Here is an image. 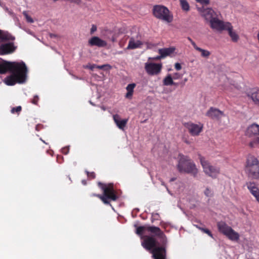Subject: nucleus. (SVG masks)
Listing matches in <instances>:
<instances>
[{
  "label": "nucleus",
  "instance_id": "nucleus-5",
  "mask_svg": "<svg viewBox=\"0 0 259 259\" xmlns=\"http://www.w3.org/2000/svg\"><path fill=\"white\" fill-rule=\"evenodd\" d=\"M153 14L156 18L167 23H170L173 20V16L169 10L162 5H155L153 8Z\"/></svg>",
  "mask_w": 259,
  "mask_h": 259
},
{
  "label": "nucleus",
  "instance_id": "nucleus-28",
  "mask_svg": "<svg viewBox=\"0 0 259 259\" xmlns=\"http://www.w3.org/2000/svg\"><path fill=\"white\" fill-rule=\"evenodd\" d=\"M182 9L186 12L190 10V6L187 0H179Z\"/></svg>",
  "mask_w": 259,
  "mask_h": 259
},
{
  "label": "nucleus",
  "instance_id": "nucleus-22",
  "mask_svg": "<svg viewBox=\"0 0 259 259\" xmlns=\"http://www.w3.org/2000/svg\"><path fill=\"white\" fill-rule=\"evenodd\" d=\"M15 37L7 31L0 30V39L2 41L14 40Z\"/></svg>",
  "mask_w": 259,
  "mask_h": 259
},
{
  "label": "nucleus",
  "instance_id": "nucleus-17",
  "mask_svg": "<svg viewBox=\"0 0 259 259\" xmlns=\"http://www.w3.org/2000/svg\"><path fill=\"white\" fill-rule=\"evenodd\" d=\"M89 45L90 46H97L98 47H105L107 46L106 41L101 39L98 36H93L89 40Z\"/></svg>",
  "mask_w": 259,
  "mask_h": 259
},
{
  "label": "nucleus",
  "instance_id": "nucleus-38",
  "mask_svg": "<svg viewBox=\"0 0 259 259\" xmlns=\"http://www.w3.org/2000/svg\"><path fill=\"white\" fill-rule=\"evenodd\" d=\"M204 194L205 195L207 196V197H211L212 196V191H211L210 189H209V188H207L205 191H204Z\"/></svg>",
  "mask_w": 259,
  "mask_h": 259
},
{
  "label": "nucleus",
  "instance_id": "nucleus-45",
  "mask_svg": "<svg viewBox=\"0 0 259 259\" xmlns=\"http://www.w3.org/2000/svg\"><path fill=\"white\" fill-rule=\"evenodd\" d=\"M161 58H163L162 57H161V55H160V56H157L155 57H154V58H149V60L150 59H152L153 60H159Z\"/></svg>",
  "mask_w": 259,
  "mask_h": 259
},
{
  "label": "nucleus",
  "instance_id": "nucleus-20",
  "mask_svg": "<svg viewBox=\"0 0 259 259\" xmlns=\"http://www.w3.org/2000/svg\"><path fill=\"white\" fill-rule=\"evenodd\" d=\"M246 135L248 137L259 135V125L253 123L249 126L246 130Z\"/></svg>",
  "mask_w": 259,
  "mask_h": 259
},
{
  "label": "nucleus",
  "instance_id": "nucleus-18",
  "mask_svg": "<svg viewBox=\"0 0 259 259\" xmlns=\"http://www.w3.org/2000/svg\"><path fill=\"white\" fill-rule=\"evenodd\" d=\"M206 115L212 119H219L224 116V113L218 109L211 107L206 112Z\"/></svg>",
  "mask_w": 259,
  "mask_h": 259
},
{
  "label": "nucleus",
  "instance_id": "nucleus-36",
  "mask_svg": "<svg viewBox=\"0 0 259 259\" xmlns=\"http://www.w3.org/2000/svg\"><path fill=\"white\" fill-rule=\"evenodd\" d=\"M39 99L38 96L37 95H35L31 100L30 102L34 105H37L38 104Z\"/></svg>",
  "mask_w": 259,
  "mask_h": 259
},
{
  "label": "nucleus",
  "instance_id": "nucleus-42",
  "mask_svg": "<svg viewBox=\"0 0 259 259\" xmlns=\"http://www.w3.org/2000/svg\"><path fill=\"white\" fill-rule=\"evenodd\" d=\"M187 38L189 40V41L191 42L194 48L195 49L197 47V46L196 45V43L190 37H188Z\"/></svg>",
  "mask_w": 259,
  "mask_h": 259
},
{
  "label": "nucleus",
  "instance_id": "nucleus-6",
  "mask_svg": "<svg viewBox=\"0 0 259 259\" xmlns=\"http://www.w3.org/2000/svg\"><path fill=\"white\" fill-rule=\"evenodd\" d=\"M217 227L219 232L226 236L230 240L232 241H237L239 240V234L226 223L222 221L219 222L217 223Z\"/></svg>",
  "mask_w": 259,
  "mask_h": 259
},
{
  "label": "nucleus",
  "instance_id": "nucleus-31",
  "mask_svg": "<svg viewBox=\"0 0 259 259\" xmlns=\"http://www.w3.org/2000/svg\"><path fill=\"white\" fill-rule=\"evenodd\" d=\"M195 226L197 228L201 231L202 232L207 234L209 236L211 237V238H213V235L211 232L208 229L201 227L200 226H198V225H195Z\"/></svg>",
  "mask_w": 259,
  "mask_h": 259
},
{
  "label": "nucleus",
  "instance_id": "nucleus-7",
  "mask_svg": "<svg viewBox=\"0 0 259 259\" xmlns=\"http://www.w3.org/2000/svg\"><path fill=\"white\" fill-rule=\"evenodd\" d=\"M199 158L204 172L212 178H216L220 173V168L211 165L208 160L201 155H199Z\"/></svg>",
  "mask_w": 259,
  "mask_h": 259
},
{
  "label": "nucleus",
  "instance_id": "nucleus-25",
  "mask_svg": "<svg viewBox=\"0 0 259 259\" xmlns=\"http://www.w3.org/2000/svg\"><path fill=\"white\" fill-rule=\"evenodd\" d=\"M135 87L136 84L134 83L129 84L127 85L126 88V90H127V93L125 95L126 98L129 99H132Z\"/></svg>",
  "mask_w": 259,
  "mask_h": 259
},
{
  "label": "nucleus",
  "instance_id": "nucleus-32",
  "mask_svg": "<svg viewBox=\"0 0 259 259\" xmlns=\"http://www.w3.org/2000/svg\"><path fill=\"white\" fill-rule=\"evenodd\" d=\"M22 110V107L21 106H18L16 107H13L11 110V112L12 114L16 113L19 115Z\"/></svg>",
  "mask_w": 259,
  "mask_h": 259
},
{
  "label": "nucleus",
  "instance_id": "nucleus-39",
  "mask_svg": "<svg viewBox=\"0 0 259 259\" xmlns=\"http://www.w3.org/2000/svg\"><path fill=\"white\" fill-rule=\"evenodd\" d=\"M62 153L65 155H67L69 152V147H65L62 149Z\"/></svg>",
  "mask_w": 259,
  "mask_h": 259
},
{
  "label": "nucleus",
  "instance_id": "nucleus-26",
  "mask_svg": "<svg viewBox=\"0 0 259 259\" xmlns=\"http://www.w3.org/2000/svg\"><path fill=\"white\" fill-rule=\"evenodd\" d=\"M163 84L164 85H175L176 83L173 81L170 74L167 75L163 80Z\"/></svg>",
  "mask_w": 259,
  "mask_h": 259
},
{
  "label": "nucleus",
  "instance_id": "nucleus-3",
  "mask_svg": "<svg viewBox=\"0 0 259 259\" xmlns=\"http://www.w3.org/2000/svg\"><path fill=\"white\" fill-rule=\"evenodd\" d=\"M179 159L177 165L178 171L181 173L191 174L195 177L198 170L194 162L187 156L179 155Z\"/></svg>",
  "mask_w": 259,
  "mask_h": 259
},
{
  "label": "nucleus",
  "instance_id": "nucleus-29",
  "mask_svg": "<svg viewBox=\"0 0 259 259\" xmlns=\"http://www.w3.org/2000/svg\"><path fill=\"white\" fill-rule=\"evenodd\" d=\"M248 96L250 97L252 101L256 104H259V100L257 98V93L256 91L252 93L251 94L250 93L248 94Z\"/></svg>",
  "mask_w": 259,
  "mask_h": 259
},
{
  "label": "nucleus",
  "instance_id": "nucleus-8",
  "mask_svg": "<svg viewBox=\"0 0 259 259\" xmlns=\"http://www.w3.org/2000/svg\"><path fill=\"white\" fill-rule=\"evenodd\" d=\"M146 231L153 235V236L159 238L160 239L161 245H166L167 242L166 237L163 232L159 227L147 226Z\"/></svg>",
  "mask_w": 259,
  "mask_h": 259
},
{
  "label": "nucleus",
  "instance_id": "nucleus-15",
  "mask_svg": "<svg viewBox=\"0 0 259 259\" xmlns=\"http://www.w3.org/2000/svg\"><path fill=\"white\" fill-rule=\"evenodd\" d=\"M210 26L213 29L217 30H225L227 27V22L224 23L223 21L220 20L217 17H215L209 22Z\"/></svg>",
  "mask_w": 259,
  "mask_h": 259
},
{
  "label": "nucleus",
  "instance_id": "nucleus-33",
  "mask_svg": "<svg viewBox=\"0 0 259 259\" xmlns=\"http://www.w3.org/2000/svg\"><path fill=\"white\" fill-rule=\"evenodd\" d=\"M146 227L147 226L138 227L136 230V233L139 235H142L144 231H146Z\"/></svg>",
  "mask_w": 259,
  "mask_h": 259
},
{
  "label": "nucleus",
  "instance_id": "nucleus-27",
  "mask_svg": "<svg viewBox=\"0 0 259 259\" xmlns=\"http://www.w3.org/2000/svg\"><path fill=\"white\" fill-rule=\"evenodd\" d=\"M195 50L201 53V57L203 58H208L210 55V52L206 50L202 49L197 46Z\"/></svg>",
  "mask_w": 259,
  "mask_h": 259
},
{
  "label": "nucleus",
  "instance_id": "nucleus-23",
  "mask_svg": "<svg viewBox=\"0 0 259 259\" xmlns=\"http://www.w3.org/2000/svg\"><path fill=\"white\" fill-rule=\"evenodd\" d=\"M142 45V43L141 41L139 40L135 41L134 38L132 37L130 38L128 42L127 49H135L136 48H140Z\"/></svg>",
  "mask_w": 259,
  "mask_h": 259
},
{
  "label": "nucleus",
  "instance_id": "nucleus-14",
  "mask_svg": "<svg viewBox=\"0 0 259 259\" xmlns=\"http://www.w3.org/2000/svg\"><path fill=\"white\" fill-rule=\"evenodd\" d=\"M166 245L155 247L152 250V256L154 259H166Z\"/></svg>",
  "mask_w": 259,
  "mask_h": 259
},
{
  "label": "nucleus",
  "instance_id": "nucleus-2",
  "mask_svg": "<svg viewBox=\"0 0 259 259\" xmlns=\"http://www.w3.org/2000/svg\"><path fill=\"white\" fill-rule=\"evenodd\" d=\"M98 186L102 190L103 195L93 193L91 195V196L99 198L105 204H110V201H115L117 200L118 197L114 189L113 184H105L99 182Z\"/></svg>",
  "mask_w": 259,
  "mask_h": 259
},
{
  "label": "nucleus",
  "instance_id": "nucleus-48",
  "mask_svg": "<svg viewBox=\"0 0 259 259\" xmlns=\"http://www.w3.org/2000/svg\"><path fill=\"white\" fill-rule=\"evenodd\" d=\"M51 35V37H53V36H55V35L52 34H51V35Z\"/></svg>",
  "mask_w": 259,
  "mask_h": 259
},
{
  "label": "nucleus",
  "instance_id": "nucleus-13",
  "mask_svg": "<svg viewBox=\"0 0 259 259\" xmlns=\"http://www.w3.org/2000/svg\"><path fill=\"white\" fill-rule=\"evenodd\" d=\"M17 49L13 42L3 44L0 45V55H5L14 53Z\"/></svg>",
  "mask_w": 259,
  "mask_h": 259
},
{
  "label": "nucleus",
  "instance_id": "nucleus-9",
  "mask_svg": "<svg viewBox=\"0 0 259 259\" xmlns=\"http://www.w3.org/2000/svg\"><path fill=\"white\" fill-rule=\"evenodd\" d=\"M184 125L192 136H197L199 135L203 128V124L200 122L198 124H196L192 122H188L185 123Z\"/></svg>",
  "mask_w": 259,
  "mask_h": 259
},
{
  "label": "nucleus",
  "instance_id": "nucleus-30",
  "mask_svg": "<svg viewBox=\"0 0 259 259\" xmlns=\"http://www.w3.org/2000/svg\"><path fill=\"white\" fill-rule=\"evenodd\" d=\"M249 146L251 148H254L256 147H259V138L257 137L254 138L249 143Z\"/></svg>",
  "mask_w": 259,
  "mask_h": 259
},
{
  "label": "nucleus",
  "instance_id": "nucleus-49",
  "mask_svg": "<svg viewBox=\"0 0 259 259\" xmlns=\"http://www.w3.org/2000/svg\"><path fill=\"white\" fill-rule=\"evenodd\" d=\"M178 77H174V79H176Z\"/></svg>",
  "mask_w": 259,
  "mask_h": 259
},
{
  "label": "nucleus",
  "instance_id": "nucleus-47",
  "mask_svg": "<svg viewBox=\"0 0 259 259\" xmlns=\"http://www.w3.org/2000/svg\"><path fill=\"white\" fill-rule=\"evenodd\" d=\"M40 140H41V141H42V142H44V143H45V144H47V143H46L44 140H42L41 138H40Z\"/></svg>",
  "mask_w": 259,
  "mask_h": 259
},
{
  "label": "nucleus",
  "instance_id": "nucleus-1",
  "mask_svg": "<svg viewBox=\"0 0 259 259\" xmlns=\"http://www.w3.org/2000/svg\"><path fill=\"white\" fill-rule=\"evenodd\" d=\"M8 71L12 74L4 80L8 85H14L16 83H22L26 79L27 68L23 61L20 62L3 61L0 62V74H5Z\"/></svg>",
  "mask_w": 259,
  "mask_h": 259
},
{
  "label": "nucleus",
  "instance_id": "nucleus-24",
  "mask_svg": "<svg viewBox=\"0 0 259 259\" xmlns=\"http://www.w3.org/2000/svg\"><path fill=\"white\" fill-rule=\"evenodd\" d=\"M175 49L174 48H168L160 49L158 50V53L161 55L162 58H164L167 56L170 55L174 52Z\"/></svg>",
  "mask_w": 259,
  "mask_h": 259
},
{
  "label": "nucleus",
  "instance_id": "nucleus-12",
  "mask_svg": "<svg viewBox=\"0 0 259 259\" xmlns=\"http://www.w3.org/2000/svg\"><path fill=\"white\" fill-rule=\"evenodd\" d=\"M198 10L201 14L202 17L209 22L215 17H217V13L211 8L204 9L203 7L198 8Z\"/></svg>",
  "mask_w": 259,
  "mask_h": 259
},
{
  "label": "nucleus",
  "instance_id": "nucleus-16",
  "mask_svg": "<svg viewBox=\"0 0 259 259\" xmlns=\"http://www.w3.org/2000/svg\"><path fill=\"white\" fill-rule=\"evenodd\" d=\"M246 186L259 203V188L257 184L253 182H248L246 183Z\"/></svg>",
  "mask_w": 259,
  "mask_h": 259
},
{
  "label": "nucleus",
  "instance_id": "nucleus-44",
  "mask_svg": "<svg viewBox=\"0 0 259 259\" xmlns=\"http://www.w3.org/2000/svg\"><path fill=\"white\" fill-rule=\"evenodd\" d=\"M175 67L177 70H180L182 68V66H181V64L179 63H176L175 64Z\"/></svg>",
  "mask_w": 259,
  "mask_h": 259
},
{
  "label": "nucleus",
  "instance_id": "nucleus-40",
  "mask_svg": "<svg viewBox=\"0 0 259 259\" xmlns=\"http://www.w3.org/2000/svg\"><path fill=\"white\" fill-rule=\"evenodd\" d=\"M97 30V26L95 24L92 25V27L90 30V34H93L95 31Z\"/></svg>",
  "mask_w": 259,
  "mask_h": 259
},
{
  "label": "nucleus",
  "instance_id": "nucleus-35",
  "mask_svg": "<svg viewBox=\"0 0 259 259\" xmlns=\"http://www.w3.org/2000/svg\"><path fill=\"white\" fill-rule=\"evenodd\" d=\"M23 15L25 16V19L28 22L32 23L34 22L33 19L28 15L26 11H24L23 12Z\"/></svg>",
  "mask_w": 259,
  "mask_h": 259
},
{
  "label": "nucleus",
  "instance_id": "nucleus-4",
  "mask_svg": "<svg viewBox=\"0 0 259 259\" xmlns=\"http://www.w3.org/2000/svg\"><path fill=\"white\" fill-rule=\"evenodd\" d=\"M245 168L248 177L253 179H259V161L255 157L252 155L247 157Z\"/></svg>",
  "mask_w": 259,
  "mask_h": 259
},
{
  "label": "nucleus",
  "instance_id": "nucleus-21",
  "mask_svg": "<svg viewBox=\"0 0 259 259\" xmlns=\"http://www.w3.org/2000/svg\"><path fill=\"white\" fill-rule=\"evenodd\" d=\"M227 27L225 30H228V33L232 41L236 42L238 41L239 38V36L238 34L233 30V27L231 24L229 22H227Z\"/></svg>",
  "mask_w": 259,
  "mask_h": 259
},
{
  "label": "nucleus",
  "instance_id": "nucleus-37",
  "mask_svg": "<svg viewBox=\"0 0 259 259\" xmlns=\"http://www.w3.org/2000/svg\"><path fill=\"white\" fill-rule=\"evenodd\" d=\"M88 177L90 179H94L96 178V174L94 172H89L86 171Z\"/></svg>",
  "mask_w": 259,
  "mask_h": 259
},
{
  "label": "nucleus",
  "instance_id": "nucleus-46",
  "mask_svg": "<svg viewBox=\"0 0 259 259\" xmlns=\"http://www.w3.org/2000/svg\"><path fill=\"white\" fill-rule=\"evenodd\" d=\"M43 127V125L41 124H37L35 126V130L37 131H40Z\"/></svg>",
  "mask_w": 259,
  "mask_h": 259
},
{
  "label": "nucleus",
  "instance_id": "nucleus-41",
  "mask_svg": "<svg viewBox=\"0 0 259 259\" xmlns=\"http://www.w3.org/2000/svg\"><path fill=\"white\" fill-rule=\"evenodd\" d=\"M197 3L201 4L208 5L209 4V0H195Z\"/></svg>",
  "mask_w": 259,
  "mask_h": 259
},
{
  "label": "nucleus",
  "instance_id": "nucleus-34",
  "mask_svg": "<svg viewBox=\"0 0 259 259\" xmlns=\"http://www.w3.org/2000/svg\"><path fill=\"white\" fill-rule=\"evenodd\" d=\"M96 68L100 69H104L105 70H110L111 68V66L109 64H104L102 65H96Z\"/></svg>",
  "mask_w": 259,
  "mask_h": 259
},
{
  "label": "nucleus",
  "instance_id": "nucleus-10",
  "mask_svg": "<svg viewBox=\"0 0 259 259\" xmlns=\"http://www.w3.org/2000/svg\"><path fill=\"white\" fill-rule=\"evenodd\" d=\"M162 68L161 63H146L145 64V69L147 74L151 76L159 74L161 71Z\"/></svg>",
  "mask_w": 259,
  "mask_h": 259
},
{
  "label": "nucleus",
  "instance_id": "nucleus-43",
  "mask_svg": "<svg viewBox=\"0 0 259 259\" xmlns=\"http://www.w3.org/2000/svg\"><path fill=\"white\" fill-rule=\"evenodd\" d=\"M84 68H88V69H90L91 70H93V69L95 68H96V65L95 64H93V65H86L85 66H84Z\"/></svg>",
  "mask_w": 259,
  "mask_h": 259
},
{
  "label": "nucleus",
  "instance_id": "nucleus-19",
  "mask_svg": "<svg viewBox=\"0 0 259 259\" xmlns=\"http://www.w3.org/2000/svg\"><path fill=\"white\" fill-rule=\"evenodd\" d=\"M113 118L117 126L120 130H123L128 121L127 119H121L118 114L113 115Z\"/></svg>",
  "mask_w": 259,
  "mask_h": 259
},
{
  "label": "nucleus",
  "instance_id": "nucleus-11",
  "mask_svg": "<svg viewBox=\"0 0 259 259\" xmlns=\"http://www.w3.org/2000/svg\"><path fill=\"white\" fill-rule=\"evenodd\" d=\"M157 242L155 238L152 236H146L142 242V246L147 250H152L155 247H157Z\"/></svg>",
  "mask_w": 259,
  "mask_h": 259
}]
</instances>
